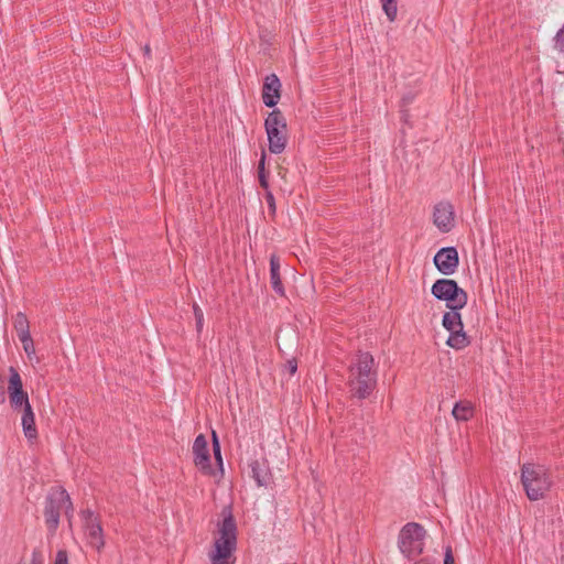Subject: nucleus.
Here are the masks:
<instances>
[{
  "mask_svg": "<svg viewBox=\"0 0 564 564\" xmlns=\"http://www.w3.org/2000/svg\"><path fill=\"white\" fill-rule=\"evenodd\" d=\"M54 564H68V554L66 550H58Z\"/></svg>",
  "mask_w": 564,
  "mask_h": 564,
  "instance_id": "cd10ccee",
  "label": "nucleus"
},
{
  "mask_svg": "<svg viewBox=\"0 0 564 564\" xmlns=\"http://www.w3.org/2000/svg\"><path fill=\"white\" fill-rule=\"evenodd\" d=\"M80 518L87 544L100 553L106 544L100 516L87 508L80 511Z\"/></svg>",
  "mask_w": 564,
  "mask_h": 564,
  "instance_id": "1a4fd4ad",
  "label": "nucleus"
},
{
  "mask_svg": "<svg viewBox=\"0 0 564 564\" xmlns=\"http://www.w3.org/2000/svg\"><path fill=\"white\" fill-rule=\"evenodd\" d=\"M281 263L280 258L276 254H271L270 257V284L273 291L280 295H285V290L281 279Z\"/></svg>",
  "mask_w": 564,
  "mask_h": 564,
  "instance_id": "4468645a",
  "label": "nucleus"
},
{
  "mask_svg": "<svg viewBox=\"0 0 564 564\" xmlns=\"http://www.w3.org/2000/svg\"><path fill=\"white\" fill-rule=\"evenodd\" d=\"M258 177H259L260 186L264 189H269V182H268V176H267V172H265V152L264 151H262L260 161L258 163Z\"/></svg>",
  "mask_w": 564,
  "mask_h": 564,
  "instance_id": "412c9836",
  "label": "nucleus"
},
{
  "mask_svg": "<svg viewBox=\"0 0 564 564\" xmlns=\"http://www.w3.org/2000/svg\"><path fill=\"white\" fill-rule=\"evenodd\" d=\"M212 435H213V449H214L215 457L221 463L220 445H219L217 434L215 431H212Z\"/></svg>",
  "mask_w": 564,
  "mask_h": 564,
  "instance_id": "bb28decb",
  "label": "nucleus"
},
{
  "mask_svg": "<svg viewBox=\"0 0 564 564\" xmlns=\"http://www.w3.org/2000/svg\"><path fill=\"white\" fill-rule=\"evenodd\" d=\"M373 356L366 351L359 352L356 361L350 366L349 388L352 397L368 398L377 384V372L373 370Z\"/></svg>",
  "mask_w": 564,
  "mask_h": 564,
  "instance_id": "f03ea898",
  "label": "nucleus"
},
{
  "mask_svg": "<svg viewBox=\"0 0 564 564\" xmlns=\"http://www.w3.org/2000/svg\"><path fill=\"white\" fill-rule=\"evenodd\" d=\"M23 432L28 441L33 444L37 440L36 425H22Z\"/></svg>",
  "mask_w": 564,
  "mask_h": 564,
  "instance_id": "b1692460",
  "label": "nucleus"
},
{
  "mask_svg": "<svg viewBox=\"0 0 564 564\" xmlns=\"http://www.w3.org/2000/svg\"><path fill=\"white\" fill-rule=\"evenodd\" d=\"M431 293L435 299L445 301L448 310H462L468 301L467 292L452 279L436 280L431 288Z\"/></svg>",
  "mask_w": 564,
  "mask_h": 564,
  "instance_id": "0eeeda50",
  "label": "nucleus"
},
{
  "mask_svg": "<svg viewBox=\"0 0 564 564\" xmlns=\"http://www.w3.org/2000/svg\"><path fill=\"white\" fill-rule=\"evenodd\" d=\"M264 129L269 141V151L273 154L282 153L288 144V124L280 109H273L264 121Z\"/></svg>",
  "mask_w": 564,
  "mask_h": 564,
  "instance_id": "423d86ee",
  "label": "nucleus"
},
{
  "mask_svg": "<svg viewBox=\"0 0 564 564\" xmlns=\"http://www.w3.org/2000/svg\"><path fill=\"white\" fill-rule=\"evenodd\" d=\"M414 564H438V560L431 556H424L421 560L416 561Z\"/></svg>",
  "mask_w": 564,
  "mask_h": 564,
  "instance_id": "7c9ffc66",
  "label": "nucleus"
},
{
  "mask_svg": "<svg viewBox=\"0 0 564 564\" xmlns=\"http://www.w3.org/2000/svg\"><path fill=\"white\" fill-rule=\"evenodd\" d=\"M433 223L440 231L447 234L455 226L454 207L449 202H440L434 206Z\"/></svg>",
  "mask_w": 564,
  "mask_h": 564,
  "instance_id": "9b49d317",
  "label": "nucleus"
},
{
  "mask_svg": "<svg viewBox=\"0 0 564 564\" xmlns=\"http://www.w3.org/2000/svg\"><path fill=\"white\" fill-rule=\"evenodd\" d=\"M251 470V477L256 480L258 486H264L267 484V468L259 460L254 459L249 464Z\"/></svg>",
  "mask_w": 564,
  "mask_h": 564,
  "instance_id": "a211bd4d",
  "label": "nucleus"
},
{
  "mask_svg": "<svg viewBox=\"0 0 564 564\" xmlns=\"http://www.w3.org/2000/svg\"><path fill=\"white\" fill-rule=\"evenodd\" d=\"M62 510H64L70 524L74 507L69 495L62 487L52 488L45 498L43 511L45 524L51 535H54L57 531Z\"/></svg>",
  "mask_w": 564,
  "mask_h": 564,
  "instance_id": "20e7f679",
  "label": "nucleus"
},
{
  "mask_svg": "<svg viewBox=\"0 0 564 564\" xmlns=\"http://www.w3.org/2000/svg\"><path fill=\"white\" fill-rule=\"evenodd\" d=\"M281 97V82L275 74L265 76L262 86V100L263 104L273 108L276 106Z\"/></svg>",
  "mask_w": 564,
  "mask_h": 564,
  "instance_id": "ddd939ff",
  "label": "nucleus"
},
{
  "mask_svg": "<svg viewBox=\"0 0 564 564\" xmlns=\"http://www.w3.org/2000/svg\"><path fill=\"white\" fill-rule=\"evenodd\" d=\"M413 99H414V95H412V94L404 95L402 97V105L408 106L413 101Z\"/></svg>",
  "mask_w": 564,
  "mask_h": 564,
  "instance_id": "2f4dec72",
  "label": "nucleus"
},
{
  "mask_svg": "<svg viewBox=\"0 0 564 564\" xmlns=\"http://www.w3.org/2000/svg\"><path fill=\"white\" fill-rule=\"evenodd\" d=\"M193 312H194L195 322H196V330H197L198 334H200L202 330H203V326H204V313H203V310L198 306V304L194 303L193 304Z\"/></svg>",
  "mask_w": 564,
  "mask_h": 564,
  "instance_id": "4be33fe9",
  "label": "nucleus"
},
{
  "mask_svg": "<svg viewBox=\"0 0 564 564\" xmlns=\"http://www.w3.org/2000/svg\"><path fill=\"white\" fill-rule=\"evenodd\" d=\"M521 484L529 500L543 499L552 487L549 470L539 464L524 463L521 466Z\"/></svg>",
  "mask_w": 564,
  "mask_h": 564,
  "instance_id": "7ed1b4c3",
  "label": "nucleus"
},
{
  "mask_svg": "<svg viewBox=\"0 0 564 564\" xmlns=\"http://www.w3.org/2000/svg\"><path fill=\"white\" fill-rule=\"evenodd\" d=\"M444 564H455V558H454V554H453V550H452L451 545H447L445 547Z\"/></svg>",
  "mask_w": 564,
  "mask_h": 564,
  "instance_id": "c756f323",
  "label": "nucleus"
},
{
  "mask_svg": "<svg viewBox=\"0 0 564 564\" xmlns=\"http://www.w3.org/2000/svg\"><path fill=\"white\" fill-rule=\"evenodd\" d=\"M382 3V10L390 22H394L398 14V1L397 0H380Z\"/></svg>",
  "mask_w": 564,
  "mask_h": 564,
  "instance_id": "aec40b11",
  "label": "nucleus"
},
{
  "mask_svg": "<svg viewBox=\"0 0 564 564\" xmlns=\"http://www.w3.org/2000/svg\"><path fill=\"white\" fill-rule=\"evenodd\" d=\"M8 395L13 411L22 414L21 423H34V413L29 402V395L23 389L20 373L14 367L9 369Z\"/></svg>",
  "mask_w": 564,
  "mask_h": 564,
  "instance_id": "39448f33",
  "label": "nucleus"
},
{
  "mask_svg": "<svg viewBox=\"0 0 564 564\" xmlns=\"http://www.w3.org/2000/svg\"><path fill=\"white\" fill-rule=\"evenodd\" d=\"M193 454L195 465L206 475L213 473L210 456L208 451L207 440L203 434H199L193 444Z\"/></svg>",
  "mask_w": 564,
  "mask_h": 564,
  "instance_id": "f8f14e48",
  "label": "nucleus"
},
{
  "mask_svg": "<svg viewBox=\"0 0 564 564\" xmlns=\"http://www.w3.org/2000/svg\"><path fill=\"white\" fill-rule=\"evenodd\" d=\"M264 198H265V202L268 204L269 212L272 215H274L276 207H275V199H274V196H273L272 192L269 191V189H265Z\"/></svg>",
  "mask_w": 564,
  "mask_h": 564,
  "instance_id": "a878e982",
  "label": "nucleus"
},
{
  "mask_svg": "<svg viewBox=\"0 0 564 564\" xmlns=\"http://www.w3.org/2000/svg\"><path fill=\"white\" fill-rule=\"evenodd\" d=\"M425 535L426 531L420 523L409 522L403 525L398 538V546L401 553L409 560L422 554Z\"/></svg>",
  "mask_w": 564,
  "mask_h": 564,
  "instance_id": "6e6552de",
  "label": "nucleus"
},
{
  "mask_svg": "<svg viewBox=\"0 0 564 564\" xmlns=\"http://www.w3.org/2000/svg\"><path fill=\"white\" fill-rule=\"evenodd\" d=\"M459 311L460 310H449L448 312L444 313L442 318V325L446 330L453 332L464 328Z\"/></svg>",
  "mask_w": 564,
  "mask_h": 564,
  "instance_id": "dca6fc26",
  "label": "nucleus"
},
{
  "mask_svg": "<svg viewBox=\"0 0 564 564\" xmlns=\"http://www.w3.org/2000/svg\"><path fill=\"white\" fill-rule=\"evenodd\" d=\"M20 341L22 343L23 349L28 355L34 352V343L31 337V334L25 336V338L24 337L20 338Z\"/></svg>",
  "mask_w": 564,
  "mask_h": 564,
  "instance_id": "393cba45",
  "label": "nucleus"
},
{
  "mask_svg": "<svg viewBox=\"0 0 564 564\" xmlns=\"http://www.w3.org/2000/svg\"><path fill=\"white\" fill-rule=\"evenodd\" d=\"M150 53H151V48H150V46H149V45H145V46H144V55L150 56Z\"/></svg>",
  "mask_w": 564,
  "mask_h": 564,
  "instance_id": "473e14b6",
  "label": "nucleus"
},
{
  "mask_svg": "<svg viewBox=\"0 0 564 564\" xmlns=\"http://www.w3.org/2000/svg\"><path fill=\"white\" fill-rule=\"evenodd\" d=\"M433 262L436 269L444 275H452L459 264V257L455 247L441 248L434 256Z\"/></svg>",
  "mask_w": 564,
  "mask_h": 564,
  "instance_id": "9d476101",
  "label": "nucleus"
},
{
  "mask_svg": "<svg viewBox=\"0 0 564 564\" xmlns=\"http://www.w3.org/2000/svg\"><path fill=\"white\" fill-rule=\"evenodd\" d=\"M475 408L470 401L462 400L455 403L452 415L456 421L467 422L474 417Z\"/></svg>",
  "mask_w": 564,
  "mask_h": 564,
  "instance_id": "2eb2a0df",
  "label": "nucleus"
},
{
  "mask_svg": "<svg viewBox=\"0 0 564 564\" xmlns=\"http://www.w3.org/2000/svg\"><path fill=\"white\" fill-rule=\"evenodd\" d=\"M223 521L218 524L219 538L215 540L214 551L209 553L212 564H234L237 549V523L230 506L221 510Z\"/></svg>",
  "mask_w": 564,
  "mask_h": 564,
  "instance_id": "f257e3e1",
  "label": "nucleus"
},
{
  "mask_svg": "<svg viewBox=\"0 0 564 564\" xmlns=\"http://www.w3.org/2000/svg\"><path fill=\"white\" fill-rule=\"evenodd\" d=\"M284 369L289 372L290 376H293L297 370V361L296 359H290L284 364Z\"/></svg>",
  "mask_w": 564,
  "mask_h": 564,
  "instance_id": "c85d7f7f",
  "label": "nucleus"
},
{
  "mask_svg": "<svg viewBox=\"0 0 564 564\" xmlns=\"http://www.w3.org/2000/svg\"><path fill=\"white\" fill-rule=\"evenodd\" d=\"M553 47L558 53H564V25L556 32L553 39Z\"/></svg>",
  "mask_w": 564,
  "mask_h": 564,
  "instance_id": "5701e85b",
  "label": "nucleus"
},
{
  "mask_svg": "<svg viewBox=\"0 0 564 564\" xmlns=\"http://www.w3.org/2000/svg\"><path fill=\"white\" fill-rule=\"evenodd\" d=\"M13 327L18 334L19 339L30 335V323L23 312L17 313L13 322Z\"/></svg>",
  "mask_w": 564,
  "mask_h": 564,
  "instance_id": "6ab92c4d",
  "label": "nucleus"
},
{
  "mask_svg": "<svg viewBox=\"0 0 564 564\" xmlns=\"http://www.w3.org/2000/svg\"><path fill=\"white\" fill-rule=\"evenodd\" d=\"M446 344L456 349L460 350L469 346L470 339L467 334L464 332V328L449 332V336L446 340Z\"/></svg>",
  "mask_w": 564,
  "mask_h": 564,
  "instance_id": "f3484780",
  "label": "nucleus"
}]
</instances>
